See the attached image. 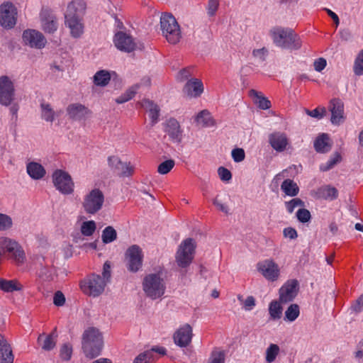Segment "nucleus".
<instances>
[{
	"mask_svg": "<svg viewBox=\"0 0 363 363\" xmlns=\"http://www.w3.org/2000/svg\"><path fill=\"white\" fill-rule=\"evenodd\" d=\"M351 309L355 313H359L363 310V295L352 306Z\"/></svg>",
	"mask_w": 363,
	"mask_h": 363,
	"instance_id": "774afa93",
	"label": "nucleus"
},
{
	"mask_svg": "<svg viewBox=\"0 0 363 363\" xmlns=\"http://www.w3.org/2000/svg\"><path fill=\"white\" fill-rule=\"evenodd\" d=\"M67 112L69 118L74 120H82L89 113V110L80 104H72L67 108Z\"/></svg>",
	"mask_w": 363,
	"mask_h": 363,
	"instance_id": "393cba45",
	"label": "nucleus"
},
{
	"mask_svg": "<svg viewBox=\"0 0 363 363\" xmlns=\"http://www.w3.org/2000/svg\"><path fill=\"white\" fill-rule=\"evenodd\" d=\"M26 171L28 174L35 180L42 179L46 173L45 168L40 164L35 162L27 164Z\"/></svg>",
	"mask_w": 363,
	"mask_h": 363,
	"instance_id": "bb28decb",
	"label": "nucleus"
},
{
	"mask_svg": "<svg viewBox=\"0 0 363 363\" xmlns=\"http://www.w3.org/2000/svg\"><path fill=\"white\" fill-rule=\"evenodd\" d=\"M17 11L11 3L3 4L0 6V24L5 28H11L16 23Z\"/></svg>",
	"mask_w": 363,
	"mask_h": 363,
	"instance_id": "f8f14e48",
	"label": "nucleus"
},
{
	"mask_svg": "<svg viewBox=\"0 0 363 363\" xmlns=\"http://www.w3.org/2000/svg\"><path fill=\"white\" fill-rule=\"evenodd\" d=\"M193 337L191 326L186 323L179 327L174 333L173 340L175 345L180 347H186L191 342Z\"/></svg>",
	"mask_w": 363,
	"mask_h": 363,
	"instance_id": "f3484780",
	"label": "nucleus"
},
{
	"mask_svg": "<svg viewBox=\"0 0 363 363\" xmlns=\"http://www.w3.org/2000/svg\"><path fill=\"white\" fill-rule=\"evenodd\" d=\"M22 38L24 44L32 48L42 49L47 43L46 39L40 32L32 29L24 30Z\"/></svg>",
	"mask_w": 363,
	"mask_h": 363,
	"instance_id": "4468645a",
	"label": "nucleus"
},
{
	"mask_svg": "<svg viewBox=\"0 0 363 363\" xmlns=\"http://www.w3.org/2000/svg\"><path fill=\"white\" fill-rule=\"evenodd\" d=\"M195 250L194 241L191 238L183 240L179 246L176 254V262L179 267H188L194 259Z\"/></svg>",
	"mask_w": 363,
	"mask_h": 363,
	"instance_id": "6e6552de",
	"label": "nucleus"
},
{
	"mask_svg": "<svg viewBox=\"0 0 363 363\" xmlns=\"http://www.w3.org/2000/svg\"><path fill=\"white\" fill-rule=\"evenodd\" d=\"M299 314V306L296 303H292L285 311L284 320L289 322H294L298 317Z\"/></svg>",
	"mask_w": 363,
	"mask_h": 363,
	"instance_id": "e433bc0d",
	"label": "nucleus"
},
{
	"mask_svg": "<svg viewBox=\"0 0 363 363\" xmlns=\"http://www.w3.org/2000/svg\"><path fill=\"white\" fill-rule=\"evenodd\" d=\"M108 162L109 167L115 172L118 168L119 165H121V160L116 156H111L108 158Z\"/></svg>",
	"mask_w": 363,
	"mask_h": 363,
	"instance_id": "680f3d73",
	"label": "nucleus"
},
{
	"mask_svg": "<svg viewBox=\"0 0 363 363\" xmlns=\"http://www.w3.org/2000/svg\"><path fill=\"white\" fill-rule=\"evenodd\" d=\"M41 118L47 122L52 123L58 115L53 110L51 105L46 102L40 104Z\"/></svg>",
	"mask_w": 363,
	"mask_h": 363,
	"instance_id": "c756f323",
	"label": "nucleus"
},
{
	"mask_svg": "<svg viewBox=\"0 0 363 363\" xmlns=\"http://www.w3.org/2000/svg\"><path fill=\"white\" fill-rule=\"evenodd\" d=\"M5 252H9L19 257L22 254V251L16 241L9 238L1 237L0 238V253L2 255Z\"/></svg>",
	"mask_w": 363,
	"mask_h": 363,
	"instance_id": "5701e85b",
	"label": "nucleus"
},
{
	"mask_svg": "<svg viewBox=\"0 0 363 363\" xmlns=\"http://www.w3.org/2000/svg\"><path fill=\"white\" fill-rule=\"evenodd\" d=\"M42 26L45 32L52 33L57 30L58 25L56 17L48 11H43L41 14Z\"/></svg>",
	"mask_w": 363,
	"mask_h": 363,
	"instance_id": "b1692460",
	"label": "nucleus"
},
{
	"mask_svg": "<svg viewBox=\"0 0 363 363\" xmlns=\"http://www.w3.org/2000/svg\"><path fill=\"white\" fill-rule=\"evenodd\" d=\"M155 359L152 351H145L140 354L133 361V363H152Z\"/></svg>",
	"mask_w": 363,
	"mask_h": 363,
	"instance_id": "37998d69",
	"label": "nucleus"
},
{
	"mask_svg": "<svg viewBox=\"0 0 363 363\" xmlns=\"http://www.w3.org/2000/svg\"><path fill=\"white\" fill-rule=\"evenodd\" d=\"M13 359L11 345L6 338L0 333V363H13Z\"/></svg>",
	"mask_w": 363,
	"mask_h": 363,
	"instance_id": "4be33fe9",
	"label": "nucleus"
},
{
	"mask_svg": "<svg viewBox=\"0 0 363 363\" xmlns=\"http://www.w3.org/2000/svg\"><path fill=\"white\" fill-rule=\"evenodd\" d=\"M110 279L111 265L108 262H106L103 267L102 277L100 275L93 274L80 282V288L85 294L97 297L104 292Z\"/></svg>",
	"mask_w": 363,
	"mask_h": 363,
	"instance_id": "f03ea898",
	"label": "nucleus"
},
{
	"mask_svg": "<svg viewBox=\"0 0 363 363\" xmlns=\"http://www.w3.org/2000/svg\"><path fill=\"white\" fill-rule=\"evenodd\" d=\"M117 238V233L112 226L106 227L101 235V239L104 243L108 244L113 242Z\"/></svg>",
	"mask_w": 363,
	"mask_h": 363,
	"instance_id": "4c0bfd02",
	"label": "nucleus"
},
{
	"mask_svg": "<svg viewBox=\"0 0 363 363\" xmlns=\"http://www.w3.org/2000/svg\"><path fill=\"white\" fill-rule=\"evenodd\" d=\"M23 289V285L16 279H0V290L5 293L20 291Z\"/></svg>",
	"mask_w": 363,
	"mask_h": 363,
	"instance_id": "cd10ccee",
	"label": "nucleus"
},
{
	"mask_svg": "<svg viewBox=\"0 0 363 363\" xmlns=\"http://www.w3.org/2000/svg\"><path fill=\"white\" fill-rule=\"evenodd\" d=\"M160 29L162 35L171 44L177 43L182 38L180 26L176 18L170 13L162 15L160 18Z\"/></svg>",
	"mask_w": 363,
	"mask_h": 363,
	"instance_id": "423d86ee",
	"label": "nucleus"
},
{
	"mask_svg": "<svg viewBox=\"0 0 363 363\" xmlns=\"http://www.w3.org/2000/svg\"><path fill=\"white\" fill-rule=\"evenodd\" d=\"M65 297L64 294L60 291H57L55 294L54 298H53L54 304L57 306H62L65 304Z\"/></svg>",
	"mask_w": 363,
	"mask_h": 363,
	"instance_id": "052dcab7",
	"label": "nucleus"
},
{
	"mask_svg": "<svg viewBox=\"0 0 363 363\" xmlns=\"http://www.w3.org/2000/svg\"><path fill=\"white\" fill-rule=\"evenodd\" d=\"M139 87L140 85L138 84L133 85L132 86L129 87L123 94L117 97L115 99V101L117 104H121L130 101L135 96Z\"/></svg>",
	"mask_w": 363,
	"mask_h": 363,
	"instance_id": "f704fd0d",
	"label": "nucleus"
},
{
	"mask_svg": "<svg viewBox=\"0 0 363 363\" xmlns=\"http://www.w3.org/2000/svg\"><path fill=\"white\" fill-rule=\"evenodd\" d=\"M218 174L221 181L228 182L232 179V174L230 170L223 167L218 169Z\"/></svg>",
	"mask_w": 363,
	"mask_h": 363,
	"instance_id": "6e6d98bb",
	"label": "nucleus"
},
{
	"mask_svg": "<svg viewBox=\"0 0 363 363\" xmlns=\"http://www.w3.org/2000/svg\"><path fill=\"white\" fill-rule=\"evenodd\" d=\"M55 187L62 194H71L74 191V182L71 176L65 171L57 169L52 174Z\"/></svg>",
	"mask_w": 363,
	"mask_h": 363,
	"instance_id": "1a4fd4ad",
	"label": "nucleus"
},
{
	"mask_svg": "<svg viewBox=\"0 0 363 363\" xmlns=\"http://www.w3.org/2000/svg\"><path fill=\"white\" fill-rule=\"evenodd\" d=\"M225 359V353L220 349H215L211 354L208 363H224Z\"/></svg>",
	"mask_w": 363,
	"mask_h": 363,
	"instance_id": "a18cd8bd",
	"label": "nucleus"
},
{
	"mask_svg": "<svg viewBox=\"0 0 363 363\" xmlns=\"http://www.w3.org/2000/svg\"><path fill=\"white\" fill-rule=\"evenodd\" d=\"M85 9L86 3L83 0H73L67 5L65 13V24L74 38H79L84 33L83 14Z\"/></svg>",
	"mask_w": 363,
	"mask_h": 363,
	"instance_id": "f257e3e1",
	"label": "nucleus"
},
{
	"mask_svg": "<svg viewBox=\"0 0 363 363\" xmlns=\"http://www.w3.org/2000/svg\"><path fill=\"white\" fill-rule=\"evenodd\" d=\"M113 42L115 46L120 50L130 52L135 50V43L133 38L122 31L116 33Z\"/></svg>",
	"mask_w": 363,
	"mask_h": 363,
	"instance_id": "6ab92c4d",
	"label": "nucleus"
},
{
	"mask_svg": "<svg viewBox=\"0 0 363 363\" xmlns=\"http://www.w3.org/2000/svg\"><path fill=\"white\" fill-rule=\"evenodd\" d=\"M281 191L287 196H296L299 192L297 184L290 179H285L281 185Z\"/></svg>",
	"mask_w": 363,
	"mask_h": 363,
	"instance_id": "2f4dec72",
	"label": "nucleus"
},
{
	"mask_svg": "<svg viewBox=\"0 0 363 363\" xmlns=\"http://www.w3.org/2000/svg\"><path fill=\"white\" fill-rule=\"evenodd\" d=\"M284 236L291 240L296 239L298 236L297 231L293 228H286L283 231Z\"/></svg>",
	"mask_w": 363,
	"mask_h": 363,
	"instance_id": "69168bd1",
	"label": "nucleus"
},
{
	"mask_svg": "<svg viewBox=\"0 0 363 363\" xmlns=\"http://www.w3.org/2000/svg\"><path fill=\"white\" fill-rule=\"evenodd\" d=\"M269 143L277 152H283L289 145V139L285 133L274 132L269 135Z\"/></svg>",
	"mask_w": 363,
	"mask_h": 363,
	"instance_id": "412c9836",
	"label": "nucleus"
},
{
	"mask_svg": "<svg viewBox=\"0 0 363 363\" xmlns=\"http://www.w3.org/2000/svg\"><path fill=\"white\" fill-rule=\"evenodd\" d=\"M267 50L264 48L255 49L252 51V55L259 61H264L267 55Z\"/></svg>",
	"mask_w": 363,
	"mask_h": 363,
	"instance_id": "13d9d810",
	"label": "nucleus"
},
{
	"mask_svg": "<svg viewBox=\"0 0 363 363\" xmlns=\"http://www.w3.org/2000/svg\"><path fill=\"white\" fill-rule=\"evenodd\" d=\"M163 127L171 142L177 144L182 143L184 138V129L177 120L171 118L163 123Z\"/></svg>",
	"mask_w": 363,
	"mask_h": 363,
	"instance_id": "9b49d317",
	"label": "nucleus"
},
{
	"mask_svg": "<svg viewBox=\"0 0 363 363\" xmlns=\"http://www.w3.org/2000/svg\"><path fill=\"white\" fill-rule=\"evenodd\" d=\"M140 105L149 113L152 125L156 124L159 121L160 108L158 106L149 99H143L140 102Z\"/></svg>",
	"mask_w": 363,
	"mask_h": 363,
	"instance_id": "a878e982",
	"label": "nucleus"
},
{
	"mask_svg": "<svg viewBox=\"0 0 363 363\" xmlns=\"http://www.w3.org/2000/svg\"><path fill=\"white\" fill-rule=\"evenodd\" d=\"M38 342L41 345L43 350L50 351L52 350L56 345V341L52 334L47 336L40 335L38 338Z\"/></svg>",
	"mask_w": 363,
	"mask_h": 363,
	"instance_id": "c9c22d12",
	"label": "nucleus"
},
{
	"mask_svg": "<svg viewBox=\"0 0 363 363\" xmlns=\"http://www.w3.org/2000/svg\"><path fill=\"white\" fill-rule=\"evenodd\" d=\"M196 121L203 127H213L215 125L213 118L207 110L200 111L196 117Z\"/></svg>",
	"mask_w": 363,
	"mask_h": 363,
	"instance_id": "473e14b6",
	"label": "nucleus"
},
{
	"mask_svg": "<svg viewBox=\"0 0 363 363\" xmlns=\"http://www.w3.org/2000/svg\"><path fill=\"white\" fill-rule=\"evenodd\" d=\"M326 65V60L323 57H320L314 62L313 66L315 71L321 72L323 69H325Z\"/></svg>",
	"mask_w": 363,
	"mask_h": 363,
	"instance_id": "0e129e2a",
	"label": "nucleus"
},
{
	"mask_svg": "<svg viewBox=\"0 0 363 363\" xmlns=\"http://www.w3.org/2000/svg\"><path fill=\"white\" fill-rule=\"evenodd\" d=\"M279 347L277 345L270 344L266 350V362L268 363L273 362L279 354Z\"/></svg>",
	"mask_w": 363,
	"mask_h": 363,
	"instance_id": "ea45409f",
	"label": "nucleus"
},
{
	"mask_svg": "<svg viewBox=\"0 0 363 363\" xmlns=\"http://www.w3.org/2000/svg\"><path fill=\"white\" fill-rule=\"evenodd\" d=\"M231 156L235 162H240L245 160V153L242 148H235L231 152Z\"/></svg>",
	"mask_w": 363,
	"mask_h": 363,
	"instance_id": "4d7b16f0",
	"label": "nucleus"
},
{
	"mask_svg": "<svg viewBox=\"0 0 363 363\" xmlns=\"http://www.w3.org/2000/svg\"><path fill=\"white\" fill-rule=\"evenodd\" d=\"M330 111H331V123L334 125H340L345 121L344 104L337 99H333L330 101Z\"/></svg>",
	"mask_w": 363,
	"mask_h": 363,
	"instance_id": "aec40b11",
	"label": "nucleus"
},
{
	"mask_svg": "<svg viewBox=\"0 0 363 363\" xmlns=\"http://www.w3.org/2000/svg\"><path fill=\"white\" fill-rule=\"evenodd\" d=\"M353 72L357 76L363 75V49L356 56L353 65Z\"/></svg>",
	"mask_w": 363,
	"mask_h": 363,
	"instance_id": "a19ab883",
	"label": "nucleus"
},
{
	"mask_svg": "<svg viewBox=\"0 0 363 363\" xmlns=\"http://www.w3.org/2000/svg\"><path fill=\"white\" fill-rule=\"evenodd\" d=\"M96 228V223L94 220L84 221L81 225V233L84 236H91Z\"/></svg>",
	"mask_w": 363,
	"mask_h": 363,
	"instance_id": "79ce46f5",
	"label": "nucleus"
},
{
	"mask_svg": "<svg viewBox=\"0 0 363 363\" xmlns=\"http://www.w3.org/2000/svg\"><path fill=\"white\" fill-rule=\"evenodd\" d=\"M269 35L274 44L282 49L292 50L301 47L299 37L291 28L275 27L270 30Z\"/></svg>",
	"mask_w": 363,
	"mask_h": 363,
	"instance_id": "20e7f679",
	"label": "nucleus"
},
{
	"mask_svg": "<svg viewBox=\"0 0 363 363\" xmlns=\"http://www.w3.org/2000/svg\"><path fill=\"white\" fill-rule=\"evenodd\" d=\"M257 270L268 281H277L280 274V269L278 264L272 259H267L257 264Z\"/></svg>",
	"mask_w": 363,
	"mask_h": 363,
	"instance_id": "ddd939ff",
	"label": "nucleus"
},
{
	"mask_svg": "<svg viewBox=\"0 0 363 363\" xmlns=\"http://www.w3.org/2000/svg\"><path fill=\"white\" fill-rule=\"evenodd\" d=\"M297 219L301 223H306L311 220V216L308 210L301 208L296 213Z\"/></svg>",
	"mask_w": 363,
	"mask_h": 363,
	"instance_id": "5fc2aeb1",
	"label": "nucleus"
},
{
	"mask_svg": "<svg viewBox=\"0 0 363 363\" xmlns=\"http://www.w3.org/2000/svg\"><path fill=\"white\" fill-rule=\"evenodd\" d=\"M116 172L123 177H129L133 172V167L130 165V163H124L121 162V165H119Z\"/></svg>",
	"mask_w": 363,
	"mask_h": 363,
	"instance_id": "de8ad7c7",
	"label": "nucleus"
},
{
	"mask_svg": "<svg viewBox=\"0 0 363 363\" xmlns=\"http://www.w3.org/2000/svg\"><path fill=\"white\" fill-rule=\"evenodd\" d=\"M219 5L218 0H209L208 4V14L210 16L215 15Z\"/></svg>",
	"mask_w": 363,
	"mask_h": 363,
	"instance_id": "bf43d9fd",
	"label": "nucleus"
},
{
	"mask_svg": "<svg viewBox=\"0 0 363 363\" xmlns=\"http://www.w3.org/2000/svg\"><path fill=\"white\" fill-rule=\"evenodd\" d=\"M143 289L147 297L155 300L164 295L166 284L160 273H151L143 279Z\"/></svg>",
	"mask_w": 363,
	"mask_h": 363,
	"instance_id": "39448f33",
	"label": "nucleus"
},
{
	"mask_svg": "<svg viewBox=\"0 0 363 363\" xmlns=\"http://www.w3.org/2000/svg\"><path fill=\"white\" fill-rule=\"evenodd\" d=\"M329 138L325 133L319 135L314 141V148L318 152L325 153L330 150Z\"/></svg>",
	"mask_w": 363,
	"mask_h": 363,
	"instance_id": "c85d7f7f",
	"label": "nucleus"
},
{
	"mask_svg": "<svg viewBox=\"0 0 363 363\" xmlns=\"http://www.w3.org/2000/svg\"><path fill=\"white\" fill-rule=\"evenodd\" d=\"M104 203L103 192L99 189H94L84 196L82 207L87 214L94 215L102 208Z\"/></svg>",
	"mask_w": 363,
	"mask_h": 363,
	"instance_id": "0eeeda50",
	"label": "nucleus"
},
{
	"mask_svg": "<svg viewBox=\"0 0 363 363\" xmlns=\"http://www.w3.org/2000/svg\"><path fill=\"white\" fill-rule=\"evenodd\" d=\"M249 94L259 108L267 110L271 107V102L266 97L263 96L261 92L251 89Z\"/></svg>",
	"mask_w": 363,
	"mask_h": 363,
	"instance_id": "7c9ffc66",
	"label": "nucleus"
},
{
	"mask_svg": "<svg viewBox=\"0 0 363 363\" xmlns=\"http://www.w3.org/2000/svg\"><path fill=\"white\" fill-rule=\"evenodd\" d=\"M297 280L292 279L286 281L279 289V301L286 303L292 301L296 296L298 289Z\"/></svg>",
	"mask_w": 363,
	"mask_h": 363,
	"instance_id": "a211bd4d",
	"label": "nucleus"
},
{
	"mask_svg": "<svg viewBox=\"0 0 363 363\" xmlns=\"http://www.w3.org/2000/svg\"><path fill=\"white\" fill-rule=\"evenodd\" d=\"M12 219L6 214L0 213V231H4L12 227Z\"/></svg>",
	"mask_w": 363,
	"mask_h": 363,
	"instance_id": "3c124183",
	"label": "nucleus"
},
{
	"mask_svg": "<svg viewBox=\"0 0 363 363\" xmlns=\"http://www.w3.org/2000/svg\"><path fill=\"white\" fill-rule=\"evenodd\" d=\"M72 354V347L69 343L64 344L60 350V356L62 359L68 361Z\"/></svg>",
	"mask_w": 363,
	"mask_h": 363,
	"instance_id": "8fccbe9b",
	"label": "nucleus"
},
{
	"mask_svg": "<svg viewBox=\"0 0 363 363\" xmlns=\"http://www.w3.org/2000/svg\"><path fill=\"white\" fill-rule=\"evenodd\" d=\"M255 306V298L249 296L244 302V308L245 311H251Z\"/></svg>",
	"mask_w": 363,
	"mask_h": 363,
	"instance_id": "338daca9",
	"label": "nucleus"
},
{
	"mask_svg": "<svg viewBox=\"0 0 363 363\" xmlns=\"http://www.w3.org/2000/svg\"><path fill=\"white\" fill-rule=\"evenodd\" d=\"M111 80L110 72L107 70H99L94 76V83L99 86H106Z\"/></svg>",
	"mask_w": 363,
	"mask_h": 363,
	"instance_id": "72a5a7b5",
	"label": "nucleus"
},
{
	"mask_svg": "<svg viewBox=\"0 0 363 363\" xmlns=\"http://www.w3.org/2000/svg\"><path fill=\"white\" fill-rule=\"evenodd\" d=\"M191 76V69L190 68H184L180 70V72L177 74L178 80L182 82L184 80H189V77Z\"/></svg>",
	"mask_w": 363,
	"mask_h": 363,
	"instance_id": "e2e57ef3",
	"label": "nucleus"
},
{
	"mask_svg": "<svg viewBox=\"0 0 363 363\" xmlns=\"http://www.w3.org/2000/svg\"><path fill=\"white\" fill-rule=\"evenodd\" d=\"M285 206L287 211L292 213L296 207L304 206V202L298 198H295L289 201L285 202Z\"/></svg>",
	"mask_w": 363,
	"mask_h": 363,
	"instance_id": "09e8293b",
	"label": "nucleus"
},
{
	"mask_svg": "<svg viewBox=\"0 0 363 363\" xmlns=\"http://www.w3.org/2000/svg\"><path fill=\"white\" fill-rule=\"evenodd\" d=\"M203 91V83L198 78H190L182 89L183 94L189 99L199 98Z\"/></svg>",
	"mask_w": 363,
	"mask_h": 363,
	"instance_id": "dca6fc26",
	"label": "nucleus"
},
{
	"mask_svg": "<svg viewBox=\"0 0 363 363\" xmlns=\"http://www.w3.org/2000/svg\"><path fill=\"white\" fill-rule=\"evenodd\" d=\"M323 196L325 199L333 201L338 196V191L335 187L326 186L322 190Z\"/></svg>",
	"mask_w": 363,
	"mask_h": 363,
	"instance_id": "603ef678",
	"label": "nucleus"
},
{
	"mask_svg": "<svg viewBox=\"0 0 363 363\" xmlns=\"http://www.w3.org/2000/svg\"><path fill=\"white\" fill-rule=\"evenodd\" d=\"M341 160V156L338 153L333 155L325 163H323L320 166V169L326 172L332 169Z\"/></svg>",
	"mask_w": 363,
	"mask_h": 363,
	"instance_id": "c03bdc74",
	"label": "nucleus"
},
{
	"mask_svg": "<svg viewBox=\"0 0 363 363\" xmlns=\"http://www.w3.org/2000/svg\"><path fill=\"white\" fill-rule=\"evenodd\" d=\"M128 258V269L130 272H136L142 267L143 252L140 247L138 245H132L126 252Z\"/></svg>",
	"mask_w": 363,
	"mask_h": 363,
	"instance_id": "2eb2a0df",
	"label": "nucleus"
},
{
	"mask_svg": "<svg viewBox=\"0 0 363 363\" xmlns=\"http://www.w3.org/2000/svg\"><path fill=\"white\" fill-rule=\"evenodd\" d=\"M38 275L45 281H50L53 277L54 269L48 267H42L38 272Z\"/></svg>",
	"mask_w": 363,
	"mask_h": 363,
	"instance_id": "864d4df0",
	"label": "nucleus"
},
{
	"mask_svg": "<svg viewBox=\"0 0 363 363\" xmlns=\"http://www.w3.org/2000/svg\"><path fill=\"white\" fill-rule=\"evenodd\" d=\"M269 313L272 320H278L281 317L282 307L277 301H272L269 306Z\"/></svg>",
	"mask_w": 363,
	"mask_h": 363,
	"instance_id": "58836bf2",
	"label": "nucleus"
},
{
	"mask_svg": "<svg viewBox=\"0 0 363 363\" xmlns=\"http://www.w3.org/2000/svg\"><path fill=\"white\" fill-rule=\"evenodd\" d=\"M15 88L13 81L6 75L0 77V104L9 106L14 99Z\"/></svg>",
	"mask_w": 363,
	"mask_h": 363,
	"instance_id": "9d476101",
	"label": "nucleus"
},
{
	"mask_svg": "<svg viewBox=\"0 0 363 363\" xmlns=\"http://www.w3.org/2000/svg\"><path fill=\"white\" fill-rule=\"evenodd\" d=\"M175 162L173 160H167L159 164L157 172L161 174H166L174 167Z\"/></svg>",
	"mask_w": 363,
	"mask_h": 363,
	"instance_id": "49530a36",
	"label": "nucleus"
},
{
	"mask_svg": "<svg viewBox=\"0 0 363 363\" xmlns=\"http://www.w3.org/2000/svg\"><path fill=\"white\" fill-rule=\"evenodd\" d=\"M104 347L102 333L94 327L86 329L82 337V349L84 356L94 359L99 356Z\"/></svg>",
	"mask_w": 363,
	"mask_h": 363,
	"instance_id": "7ed1b4c3",
	"label": "nucleus"
}]
</instances>
